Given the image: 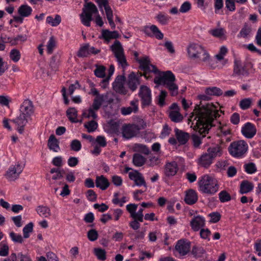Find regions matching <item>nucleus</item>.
<instances>
[{"label":"nucleus","instance_id":"1","mask_svg":"<svg viewBox=\"0 0 261 261\" xmlns=\"http://www.w3.org/2000/svg\"><path fill=\"white\" fill-rule=\"evenodd\" d=\"M198 98L201 101L199 104L195 106L191 118L195 116L194 119L196 121L195 129L203 138L205 137L206 134L208 133L210 128L215 126L213 123L214 120L219 117L220 115L213 103H202V100L208 101L211 99L210 95L206 94L199 95Z\"/></svg>","mask_w":261,"mask_h":261},{"label":"nucleus","instance_id":"2","mask_svg":"<svg viewBox=\"0 0 261 261\" xmlns=\"http://www.w3.org/2000/svg\"><path fill=\"white\" fill-rule=\"evenodd\" d=\"M137 61L140 64V68L143 71V73H140V76H144L146 79H148L150 72L159 73V75L154 79V83L164 86L169 90L172 96L178 94V87L175 83V76L171 71L160 72L155 66L150 63L148 56L142 59H137Z\"/></svg>","mask_w":261,"mask_h":261},{"label":"nucleus","instance_id":"3","mask_svg":"<svg viewBox=\"0 0 261 261\" xmlns=\"http://www.w3.org/2000/svg\"><path fill=\"white\" fill-rule=\"evenodd\" d=\"M200 190L205 194L212 195L219 189L217 179L208 175L203 176L198 182Z\"/></svg>","mask_w":261,"mask_h":261},{"label":"nucleus","instance_id":"4","mask_svg":"<svg viewBox=\"0 0 261 261\" xmlns=\"http://www.w3.org/2000/svg\"><path fill=\"white\" fill-rule=\"evenodd\" d=\"M187 52L189 58L197 59L198 62H206L210 56L204 48L196 43L190 44L187 48Z\"/></svg>","mask_w":261,"mask_h":261},{"label":"nucleus","instance_id":"5","mask_svg":"<svg viewBox=\"0 0 261 261\" xmlns=\"http://www.w3.org/2000/svg\"><path fill=\"white\" fill-rule=\"evenodd\" d=\"M86 4L82 9V13L80 15L82 22L87 27L90 26V22L92 20V15L98 13V9L96 6L92 2L87 3V0H85Z\"/></svg>","mask_w":261,"mask_h":261},{"label":"nucleus","instance_id":"6","mask_svg":"<svg viewBox=\"0 0 261 261\" xmlns=\"http://www.w3.org/2000/svg\"><path fill=\"white\" fill-rule=\"evenodd\" d=\"M247 148V144L244 141L240 140L232 142L228 148V150L232 156L239 158L244 154Z\"/></svg>","mask_w":261,"mask_h":261},{"label":"nucleus","instance_id":"7","mask_svg":"<svg viewBox=\"0 0 261 261\" xmlns=\"http://www.w3.org/2000/svg\"><path fill=\"white\" fill-rule=\"evenodd\" d=\"M110 48L117 59V61L121 65L122 67L124 68L127 66L128 64L124 55L123 48L120 42L116 40Z\"/></svg>","mask_w":261,"mask_h":261},{"label":"nucleus","instance_id":"8","mask_svg":"<svg viewBox=\"0 0 261 261\" xmlns=\"http://www.w3.org/2000/svg\"><path fill=\"white\" fill-rule=\"evenodd\" d=\"M141 98L142 107H145L151 105L152 101L150 89L146 86L141 85L138 93Z\"/></svg>","mask_w":261,"mask_h":261},{"label":"nucleus","instance_id":"9","mask_svg":"<svg viewBox=\"0 0 261 261\" xmlns=\"http://www.w3.org/2000/svg\"><path fill=\"white\" fill-rule=\"evenodd\" d=\"M114 101L112 94L111 93L107 92L103 94H100L97 97L93 100L92 107L95 110H98L100 108L102 103L110 104Z\"/></svg>","mask_w":261,"mask_h":261},{"label":"nucleus","instance_id":"10","mask_svg":"<svg viewBox=\"0 0 261 261\" xmlns=\"http://www.w3.org/2000/svg\"><path fill=\"white\" fill-rule=\"evenodd\" d=\"M139 127L136 124H125L121 128V133L123 138L129 139L136 137L139 132Z\"/></svg>","mask_w":261,"mask_h":261},{"label":"nucleus","instance_id":"11","mask_svg":"<svg viewBox=\"0 0 261 261\" xmlns=\"http://www.w3.org/2000/svg\"><path fill=\"white\" fill-rule=\"evenodd\" d=\"M34 112V106L32 102L29 99L24 100L20 107L19 114L22 116H25L28 119L32 120L31 116Z\"/></svg>","mask_w":261,"mask_h":261},{"label":"nucleus","instance_id":"12","mask_svg":"<svg viewBox=\"0 0 261 261\" xmlns=\"http://www.w3.org/2000/svg\"><path fill=\"white\" fill-rule=\"evenodd\" d=\"M34 112V106L32 102L29 99L24 100L20 107L19 114L22 116H25L28 119L32 120L31 116Z\"/></svg>","mask_w":261,"mask_h":261},{"label":"nucleus","instance_id":"13","mask_svg":"<svg viewBox=\"0 0 261 261\" xmlns=\"http://www.w3.org/2000/svg\"><path fill=\"white\" fill-rule=\"evenodd\" d=\"M22 170V167L18 163L9 168L6 174V176L9 180H15L19 177Z\"/></svg>","mask_w":261,"mask_h":261},{"label":"nucleus","instance_id":"14","mask_svg":"<svg viewBox=\"0 0 261 261\" xmlns=\"http://www.w3.org/2000/svg\"><path fill=\"white\" fill-rule=\"evenodd\" d=\"M125 77L123 75H118L113 83V88L115 91L121 94H126L127 91L124 87Z\"/></svg>","mask_w":261,"mask_h":261},{"label":"nucleus","instance_id":"15","mask_svg":"<svg viewBox=\"0 0 261 261\" xmlns=\"http://www.w3.org/2000/svg\"><path fill=\"white\" fill-rule=\"evenodd\" d=\"M126 85L128 88L132 92L136 91L139 85H140V81L135 72H131L127 77Z\"/></svg>","mask_w":261,"mask_h":261},{"label":"nucleus","instance_id":"16","mask_svg":"<svg viewBox=\"0 0 261 261\" xmlns=\"http://www.w3.org/2000/svg\"><path fill=\"white\" fill-rule=\"evenodd\" d=\"M31 120L25 116H22L19 114L16 118L12 120L11 121L17 126V130L19 134H21L23 132L24 127Z\"/></svg>","mask_w":261,"mask_h":261},{"label":"nucleus","instance_id":"17","mask_svg":"<svg viewBox=\"0 0 261 261\" xmlns=\"http://www.w3.org/2000/svg\"><path fill=\"white\" fill-rule=\"evenodd\" d=\"M241 132L246 138L251 139L256 134V129L253 124L247 122L242 127Z\"/></svg>","mask_w":261,"mask_h":261},{"label":"nucleus","instance_id":"18","mask_svg":"<svg viewBox=\"0 0 261 261\" xmlns=\"http://www.w3.org/2000/svg\"><path fill=\"white\" fill-rule=\"evenodd\" d=\"M150 31L152 33L153 35L158 39L161 40L164 37L163 34L160 31V30L155 25L152 24L150 27L147 26L144 27L143 30L144 33L146 35L151 37L152 35Z\"/></svg>","mask_w":261,"mask_h":261},{"label":"nucleus","instance_id":"19","mask_svg":"<svg viewBox=\"0 0 261 261\" xmlns=\"http://www.w3.org/2000/svg\"><path fill=\"white\" fill-rule=\"evenodd\" d=\"M190 226L193 231H197L205 226V219L200 216H194L190 221Z\"/></svg>","mask_w":261,"mask_h":261},{"label":"nucleus","instance_id":"20","mask_svg":"<svg viewBox=\"0 0 261 261\" xmlns=\"http://www.w3.org/2000/svg\"><path fill=\"white\" fill-rule=\"evenodd\" d=\"M190 248V243L189 242L180 240L177 241L175 247V250L178 252L180 255H185L189 252Z\"/></svg>","mask_w":261,"mask_h":261},{"label":"nucleus","instance_id":"21","mask_svg":"<svg viewBox=\"0 0 261 261\" xmlns=\"http://www.w3.org/2000/svg\"><path fill=\"white\" fill-rule=\"evenodd\" d=\"M249 74L248 70L244 66L242 65L240 61L235 60L233 67V75L247 76Z\"/></svg>","mask_w":261,"mask_h":261},{"label":"nucleus","instance_id":"22","mask_svg":"<svg viewBox=\"0 0 261 261\" xmlns=\"http://www.w3.org/2000/svg\"><path fill=\"white\" fill-rule=\"evenodd\" d=\"M178 170L177 163L175 162H171L165 165L164 173L166 176H173L176 174Z\"/></svg>","mask_w":261,"mask_h":261},{"label":"nucleus","instance_id":"23","mask_svg":"<svg viewBox=\"0 0 261 261\" xmlns=\"http://www.w3.org/2000/svg\"><path fill=\"white\" fill-rule=\"evenodd\" d=\"M174 131L176 138L179 144H186L190 138L189 134L178 128H175Z\"/></svg>","mask_w":261,"mask_h":261},{"label":"nucleus","instance_id":"24","mask_svg":"<svg viewBox=\"0 0 261 261\" xmlns=\"http://www.w3.org/2000/svg\"><path fill=\"white\" fill-rule=\"evenodd\" d=\"M213 160L206 153H203L198 159L197 163L200 167L208 168L212 164Z\"/></svg>","mask_w":261,"mask_h":261},{"label":"nucleus","instance_id":"25","mask_svg":"<svg viewBox=\"0 0 261 261\" xmlns=\"http://www.w3.org/2000/svg\"><path fill=\"white\" fill-rule=\"evenodd\" d=\"M197 200L198 196L195 191L190 189L187 192L185 197V201L187 204L192 205L195 203Z\"/></svg>","mask_w":261,"mask_h":261},{"label":"nucleus","instance_id":"26","mask_svg":"<svg viewBox=\"0 0 261 261\" xmlns=\"http://www.w3.org/2000/svg\"><path fill=\"white\" fill-rule=\"evenodd\" d=\"M95 185L97 188L102 190H105L109 187L110 182L103 175H100L96 177Z\"/></svg>","mask_w":261,"mask_h":261},{"label":"nucleus","instance_id":"27","mask_svg":"<svg viewBox=\"0 0 261 261\" xmlns=\"http://www.w3.org/2000/svg\"><path fill=\"white\" fill-rule=\"evenodd\" d=\"M254 185L252 182L244 180L241 182L239 192L241 194H247L252 191Z\"/></svg>","mask_w":261,"mask_h":261},{"label":"nucleus","instance_id":"28","mask_svg":"<svg viewBox=\"0 0 261 261\" xmlns=\"http://www.w3.org/2000/svg\"><path fill=\"white\" fill-rule=\"evenodd\" d=\"M205 153L208 154L214 160L216 157L221 155L222 150L221 147L217 145L215 146L209 147Z\"/></svg>","mask_w":261,"mask_h":261},{"label":"nucleus","instance_id":"29","mask_svg":"<svg viewBox=\"0 0 261 261\" xmlns=\"http://www.w3.org/2000/svg\"><path fill=\"white\" fill-rule=\"evenodd\" d=\"M47 146L50 150L58 152L60 150L59 142L54 135H51L47 142Z\"/></svg>","mask_w":261,"mask_h":261},{"label":"nucleus","instance_id":"30","mask_svg":"<svg viewBox=\"0 0 261 261\" xmlns=\"http://www.w3.org/2000/svg\"><path fill=\"white\" fill-rule=\"evenodd\" d=\"M119 37V34L117 31L111 32L108 30H104L102 31V38L107 42L111 39H117Z\"/></svg>","mask_w":261,"mask_h":261},{"label":"nucleus","instance_id":"31","mask_svg":"<svg viewBox=\"0 0 261 261\" xmlns=\"http://www.w3.org/2000/svg\"><path fill=\"white\" fill-rule=\"evenodd\" d=\"M37 214L41 217L48 218L51 215L50 208L47 206L39 205L36 209Z\"/></svg>","mask_w":261,"mask_h":261},{"label":"nucleus","instance_id":"32","mask_svg":"<svg viewBox=\"0 0 261 261\" xmlns=\"http://www.w3.org/2000/svg\"><path fill=\"white\" fill-rule=\"evenodd\" d=\"M32 12V9L27 5H22L18 9V14L23 17L29 16Z\"/></svg>","mask_w":261,"mask_h":261},{"label":"nucleus","instance_id":"33","mask_svg":"<svg viewBox=\"0 0 261 261\" xmlns=\"http://www.w3.org/2000/svg\"><path fill=\"white\" fill-rule=\"evenodd\" d=\"M146 161V159L139 153H135L133 155V163L137 167L143 166Z\"/></svg>","mask_w":261,"mask_h":261},{"label":"nucleus","instance_id":"34","mask_svg":"<svg viewBox=\"0 0 261 261\" xmlns=\"http://www.w3.org/2000/svg\"><path fill=\"white\" fill-rule=\"evenodd\" d=\"M205 94L211 96H220L223 94L222 91L216 87L207 88L205 90Z\"/></svg>","mask_w":261,"mask_h":261},{"label":"nucleus","instance_id":"35","mask_svg":"<svg viewBox=\"0 0 261 261\" xmlns=\"http://www.w3.org/2000/svg\"><path fill=\"white\" fill-rule=\"evenodd\" d=\"M89 47L90 45L88 43L85 44L82 46L77 53V56L80 58L88 57L89 55Z\"/></svg>","mask_w":261,"mask_h":261},{"label":"nucleus","instance_id":"36","mask_svg":"<svg viewBox=\"0 0 261 261\" xmlns=\"http://www.w3.org/2000/svg\"><path fill=\"white\" fill-rule=\"evenodd\" d=\"M169 117L174 122H179L182 120L183 116L178 111H171L169 112Z\"/></svg>","mask_w":261,"mask_h":261},{"label":"nucleus","instance_id":"37","mask_svg":"<svg viewBox=\"0 0 261 261\" xmlns=\"http://www.w3.org/2000/svg\"><path fill=\"white\" fill-rule=\"evenodd\" d=\"M77 112L74 108H69L66 111V115L69 120L72 122H76Z\"/></svg>","mask_w":261,"mask_h":261},{"label":"nucleus","instance_id":"38","mask_svg":"<svg viewBox=\"0 0 261 261\" xmlns=\"http://www.w3.org/2000/svg\"><path fill=\"white\" fill-rule=\"evenodd\" d=\"M251 32V28L245 24L238 35L239 38H248Z\"/></svg>","mask_w":261,"mask_h":261},{"label":"nucleus","instance_id":"39","mask_svg":"<svg viewBox=\"0 0 261 261\" xmlns=\"http://www.w3.org/2000/svg\"><path fill=\"white\" fill-rule=\"evenodd\" d=\"M61 22V17L59 15H56L55 18L49 16L46 18V22L50 24L52 27H56Z\"/></svg>","mask_w":261,"mask_h":261},{"label":"nucleus","instance_id":"40","mask_svg":"<svg viewBox=\"0 0 261 261\" xmlns=\"http://www.w3.org/2000/svg\"><path fill=\"white\" fill-rule=\"evenodd\" d=\"M94 253L99 260L103 261L106 259V252L104 249L98 248H94Z\"/></svg>","mask_w":261,"mask_h":261},{"label":"nucleus","instance_id":"41","mask_svg":"<svg viewBox=\"0 0 261 261\" xmlns=\"http://www.w3.org/2000/svg\"><path fill=\"white\" fill-rule=\"evenodd\" d=\"M211 34L214 37L221 39H224L225 30L223 28H219L212 30L210 31Z\"/></svg>","mask_w":261,"mask_h":261},{"label":"nucleus","instance_id":"42","mask_svg":"<svg viewBox=\"0 0 261 261\" xmlns=\"http://www.w3.org/2000/svg\"><path fill=\"white\" fill-rule=\"evenodd\" d=\"M155 18L161 24L166 25L168 23L170 17L163 13H160L156 16Z\"/></svg>","mask_w":261,"mask_h":261},{"label":"nucleus","instance_id":"43","mask_svg":"<svg viewBox=\"0 0 261 261\" xmlns=\"http://www.w3.org/2000/svg\"><path fill=\"white\" fill-rule=\"evenodd\" d=\"M33 223L30 222L24 227L23 228V238L27 239L29 238L30 233L33 232Z\"/></svg>","mask_w":261,"mask_h":261},{"label":"nucleus","instance_id":"44","mask_svg":"<svg viewBox=\"0 0 261 261\" xmlns=\"http://www.w3.org/2000/svg\"><path fill=\"white\" fill-rule=\"evenodd\" d=\"M252 102V100L250 98H244L240 101L239 106L242 110H246L250 107Z\"/></svg>","mask_w":261,"mask_h":261},{"label":"nucleus","instance_id":"45","mask_svg":"<svg viewBox=\"0 0 261 261\" xmlns=\"http://www.w3.org/2000/svg\"><path fill=\"white\" fill-rule=\"evenodd\" d=\"M114 66L113 65H111L109 69V73L108 76L105 79L102 80L101 82V87L103 88H106L108 84L109 80L110 77L112 75L114 71Z\"/></svg>","mask_w":261,"mask_h":261},{"label":"nucleus","instance_id":"46","mask_svg":"<svg viewBox=\"0 0 261 261\" xmlns=\"http://www.w3.org/2000/svg\"><path fill=\"white\" fill-rule=\"evenodd\" d=\"M20 53L17 49H13L10 53V58L14 62H17L20 59Z\"/></svg>","mask_w":261,"mask_h":261},{"label":"nucleus","instance_id":"47","mask_svg":"<svg viewBox=\"0 0 261 261\" xmlns=\"http://www.w3.org/2000/svg\"><path fill=\"white\" fill-rule=\"evenodd\" d=\"M84 126L87 129L89 133L95 131L98 126V124L94 120H91L84 124Z\"/></svg>","mask_w":261,"mask_h":261},{"label":"nucleus","instance_id":"48","mask_svg":"<svg viewBox=\"0 0 261 261\" xmlns=\"http://www.w3.org/2000/svg\"><path fill=\"white\" fill-rule=\"evenodd\" d=\"M245 171L248 174H253L257 171L255 165L253 163H249L244 165Z\"/></svg>","mask_w":261,"mask_h":261},{"label":"nucleus","instance_id":"49","mask_svg":"<svg viewBox=\"0 0 261 261\" xmlns=\"http://www.w3.org/2000/svg\"><path fill=\"white\" fill-rule=\"evenodd\" d=\"M219 197L221 202H227L231 200L230 194L225 190L222 191L219 193Z\"/></svg>","mask_w":261,"mask_h":261},{"label":"nucleus","instance_id":"50","mask_svg":"<svg viewBox=\"0 0 261 261\" xmlns=\"http://www.w3.org/2000/svg\"><path fill=\"white\" fill-rule=\"evenodd\" d=\"M205 250L202 247L194 246L192 250V254L196 257H200L205 253Z\"/></svg>","mask_w":261,"mask_h":261},{"label":"nucleus","instance_id":"51","mask_svg":"<svg viewBox=\"0 0 261 261\" xmlns=\"http://www.w3.org/2000/svg\"><path fill=\"white\" fill-rule=\"evenodd\" d=\"M106 68L103 66L96 65V68L94 70L95 75L98 77H104L105 76Z\"/></svg>","mask_w":261,"mask_h":261},{"label":"nucleus","instance_id":"52","mask_svg":"<svg viewBox=\"0 0 261 261\" xmlns=\"http://www.w3.org/2000/svg\"><path fill=\"white\" fill-rule=\"evenodd\" d=\"M10 237L15 243L21 244L23 242V237H22L20 234H17L12 231L10 233Z\"/></svg>","mask_w":261,"mask_h":261},{"label":"nucleus","instance_id":"53","mask_svg":"<svg viewBox=\"0 0 261 261\" xmlns=\"http://www.w3.org/2000/svg\"><path fill=\"white\" fill-rule=\"evenodd\" d=\"M56 46V41L54 36H51L47 43V50L48 54H51L53 53L54 48Z\"/></svg>","mask_w":261,"mask_h":261},{"label":"nucleus","instance_id":"54","mask_svg":"<svg viewBox=\"0 0 261 261\" xmlns=\"http://www.w3.org/2000/svg\"><path fill=\"white\" fill-rule=\"evenodd\" d=\"M82 148V145L80 141L78 140H73L70 143L71 150L74 151H79Z\"/></svg>","mask_w":261,"mask_h":261},{"label":"nucleus","instance_id":"55","mask_svg":"<svg viewBox=\"0 0 261 261\" xmlns=\"http://www.w3.org/2000/svg\"><path fill=\"white\" fill-rule=\"evenodd\" d=\"M98 237V232L95 229H90L87 232V237L91 241H95L97 239Z\"/></svg>","mask_w":261,"mask_h":261},{"label":"nucleus","instance_id":"56","mask_svg":"<svg viewBox=\"0 0 261 261\" xmlns=\"http://www.w3.org/2000/svg\"><path fill=\"white\" fill-rule=\"evenodd\" d=\"M200 230V235L201 238H202L203 239H205L207 240L208 241H210V236L211 234V231L208 228H201Z\"/></svg>","mask_w":261,"mask_h":261},{"label":"nucleus","instance_id":"57","mask_svg":"<svg viewBox=\"0 0 261 261\" xmlns=\"http://www.w3.org/2000/svg\"><path fill=\"white\" fill-rule=\"evenodd\" d=\"M138 205L136 204H129L126 205V210L130 213V216L135 218V214Z\"/></svg>","mask_w":261,"mask_h":261},{"label":"nucleus","instance_id":"58","mask_svg":"<svg viewBox=\"0 0 261 261\" xmlns=\"http://www.w3.org/2000/svg\"><path fill=\"white\" fill-rule=\"evenodd\" d=\"M209 216L211 217L210 222L212 223L218 222L221 218V215L218 212L212 213L209 214Z\"/></svg>","mask_w":261,"mask_h":261},{"label":"nucleus","instance_id":"59","mask_svg":"<svg viewBox=\"0 0 261 261\" xmlns=\"http://www.w3.org/2000/svg\"><path fill=\"white\" fill-rule=\"evenodd\" d=\"M167 95V92L165 91L162 90L161 91L159 95L158 105L161 107L165 105V99Z\"/></svg>","mask_w":261,"mask_h":261},{"label":"nucleus","instance_id":"60","mask_svg":"<svg viewBox=\"0 0 261 261\" xmlns=\"http://www.w3.org/2000/svg\"><path fill=\"white\" fill-rule=\"evenodd\" d=\"M191 9V5L189 2H184L179 9V12L181 13H186Z\"/></svg>","mask_w":261,"mask_h":261},{"label":"nucleus","instance_id":"61","mask_svg":"<svg viewBox=\"0 0 261 261\" xmlns=\"http://www.w3.org/2000/svg\"><path fill=\"white\" fill-rule=\"evenodd\" d=\"M49 66L53 71H56L58 68V60L57 57L53 56L50 60Z\"/></svg>","mask_w":261,"mask_h":261},{"label":"nucleus","instance_id":"62","mask_svg":"<svg viewBox=\"0 0 261 261\" xmlns=\"http://www.w3.org/2000/svg\"><path fill=\"white\" fill-rule=\"evenodd\" d=\"M87 197L91 201H95L97 198V195L92 190H89L87 192Z\"/></svg>","mask_w":261,"mask_h":261},{"label":"nucleus","instance_id":"63","mask_svg":"<svg viewBox=\"0 0 261 261\" xmlns=\"http://www.w3.org/2000/svg\"><path fill=\"white\" fill-rule=\"evenodd\" d=\"M93 207L95 209H98L100 212H104L107 211L109 207L105 203H101L100 204L98 203H95L94 204Z\"/></svg>","mask_w":261,"mask_h":261},{"label":"nucleus","instance_id":"64","mask_svg":"<svg viewBox=\"0 0 261 261\" xmlns=\"http://www.w3.org/2000/svg\"><path fill=\"white\" fill-rule=\"evenodd\" d=\"M112 182L117 187L121 186L122 179L120 176L114 175L112 177Z\"/></svg>","mask_w":261,"mask_h":261}]
</instances>
